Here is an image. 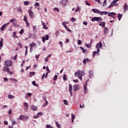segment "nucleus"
<instances>
[{"instance_id":"nucleus-1","label":"nucleus","mask_w":128,"mask_h":128,"mask_svg":"<svg viewBox=\"0 0 128 128\" xmlns=\"http://www.w3.org/2000/svg\"><path fill=\"white\" fill-rule=\"evenodd\" d=\"M103 44H102V42H100L99 43H98L96 46V48H97L96 51L93 52L92 56L93 58H94V56L96 54H97V56H100V48H102Z\"/></svg>"},{"instance_id":"nucleus-2","label":"nucleus","mask_w":128,"mask_h":128,"mask_svg":"<svg viewBox=\"0 0 128 128\" xmlns=\"http://www.w3.org/2000/svg\"><path fill=\"white\" fill-rule=\"evenodd\" d=\"M84 72L81 70H79L78 71V72H76L74 73L75 76H78V78H79L80 80H82V76H84Z\"/></svg>"},{"instance_id":"nucleus-3","label":"nucleus","mask_w":128,"mask_h":128,"mask_svg":"<svg viewBox=\"0 0 128 128\" xmlns=\"http://www.w3.org/2000/svg\"><path fill=\"white\" fill-rule=\"evenodd\" d=\"M92 11L94 14H100L101 16H104V14L106 15V14H109L108 12H107L106 11L101 12L98 9H96V8L92 9Z\"/></svg>"},{"instance_id":"nucleus-4","label":"nucleus","mask_w":128,"mask_h":128,"mask_svg":"<svg viewBox=\"0 0 128 128\" xmlns=\"http://www.w3.org/2000/svg\"><path fill=\"white\" fill-rule=\"evenodd\" d=\"M92 22H102V18L101 17H94L91 20Z\"/></svg>"},{"instance_id":"nucleus-5","label":"nucleus","mask_w":128,"mask_h":128,"mask_svg":"<svg viewBox=\"0 0 128 128\" xmlns=\"http://www.w3.org/2000/svg\"><path fill=\"white\" fill-rule=\"evenodd\" d=\"M10 22H12L14 26H19L18 24V20L15 18H14L10 20Z\"/></svg>"},{"instance_id":"nucleus-6","label":"nucleus","mask_w":128,"mask_h":128,"mask_svg":"<svg viewBox=\"0 0 128 128\" xmlns=\"http://www.w3.org/2000/svg\"><path fill=\"white\" fill-rule=\"evenodd\" d=\"M68 2H70L68 0H62L60 2V4L62 6H66L68 4Z\"/></svg>"},{"instance_id":"nucleus-7","label":"nucleus","mask_w":128,"mask_h":128,"mask_svg":"<svg viewBox=\"0 0 128 128\" xmlns=\"http://www.w3.org/2000/svg\"><path fill=\"white\" fill-rule=\"evenodd\" d=\"M3 70L4 72H8V74H10L11 76L13 72L12 71H10V68H8V67H4L3 68Z\"/></svg>"},{"instance_id":"nucleus-8","label":"nucleus","mask_w":128,"mask_h":128,"mask_svg":"<svg viewBox=\"0 0 128 128\" xmlns=\"http://www.w3.org/2000/svg\"><path fill=\"white\" fill-rule=\"evenodd\" d=\"M50 38V36L48 34H47L46 36H44L42 38V42L44 44L46 42V40H48Z\"/></svg>"},{"instance_id":"nucleus-9","label":"nucleus","mask_w":128,"mask_h":128,"mask_svg":"<svg viewBox=\"0 0 128 128\" xmlns=\"http://www.w3.org/2000/svg\"><path fill=\"white\" fill-rule=\"evenodd\" d=\"M5 64L6 66H12V62L10 60H6L5 61Z\"/></svg>"},{"instance_id":"nucleus-10","label":"nucleus","mask_w":128,"mask_h":128,"mask_svg":"<svg viewBox=\"0 0 128 128\" xmlns=\"http://www.w3.org/2000/svg\"><path fill=\"white\" fill-rule=\"evenodd\" d=\"M80 88V86L78 84H75L74 86L73 90L74 92H76V90H78Z\"/></svg>"},{"instance_id":"nucleus-11","label":"nucleus","mask_w":128,"mask_h":128,"mask_svg":"<svg viewBox=\"0 0 128 128\" xmlns=\"http://www.w3.org/2000/svg\"><path fill=\"white\" fill-rule=\"evenodd\" d=\"M28 12L29 14V16L30 18H34V12H32V11L30 10H28Z\"/></svg>"},{"instance_id":"nucleus-12","label":"nucleus","mask_w":128,"mask_h":128,"mask_svg":"<svg viewBox=\"0 0 128 128\" xmlns=\"http://www.w3.org/2000/svg\"><path fill=\"white\" fill-rule=\"evenodd\" d=\"M68 90L70 92V96H72V84H69Z\"/></svg>"},{"instance_id":"nucleus-13","label":"nucleus","mask_w":128,"mask_h":128,"mask_svg":"<svg viewBox=\"0 0 128 128\" xmlns=\"http://www.w3.org/2000/svg\"><path fill=\"white\" fill-rule=\"evenodd\" d=\"M118 0H114L111 2L110 6L108 7V8H112V6H114V4H116V2H118Z\"/></svg>"},{"instance_id":"nucleus-14","label":"nucleus","mask_w":128,"mask_h":128,"mask_svg":"<svg viewBox=\"0 0 128 128\" xmlns=\"http://www.w3.org/2000/svg\"><path fill=\"white\" fill-rule=\"evenodd\" d=\"M87 84H84V94H88V87Z\"/></svg>"},{"instance_id":"nucleus-15","label":"nucleus","mask_w":128,"mask_h":128,"mask_svg":"<svg viewBox=\"0 0 128 128\" xmlns=\"http://www.w3.org/2000/svg\"><path fill=\"white\" fill-rule=\"evenodd\" d=\"M24 110L26 112H28V104L27 102L24 103Z\"/></svg>"},{"instance_id":"nucleus-16","label":"nucleus","mask_w":128,"mask_h":128,"mask_svg":"<svg viewBox=\"0 0 128 128\" xmlns=\"http://www.w3.org/2000/svg\"><path fill=\"white\" fill-rule=\"evenodd\" d=\"M42 114H43L42 112H40L38 113V114L36 116H34L33 117V118H40V116H42Z\"/></svg>"},{"instance_id":"nucleus-17","label":"nucleus","mask_w":128,"mask_h":128,"mask_svg":"<svg viewBox=\"0 0 128 128\" xmlns=\"http://www.w3.org/2000/svg\"><path fill=\"white\" fill-rule=\"evenodd\" d=\"M89 78H92L94 76V72L92 70H90L89 71Z\"/></svg>"},{"instance_id":"nucleus-18","label":"nucleus","mask_w":128,"mask_h":128,"mask_svg":"<svg viewBox=\"0 0 128 128\" xmlns=\"http://www.w3.org/2000/svg\"><path fill=\"white\" fill-rule=\"evenodd\" d=\"M30 110H33V112L38 110V107H36V106L32 105L30 106Z\"/></svg>"},{"instance_id":"nucleus-19","label":"nucleus","mask_w":128,"mask_h":128,"mask_svg":"<svg viewBox=\"0 0 128 128\" xmlns=\"http://www.w3.org/2000/svg\"><path fill=\"white\" fill-rule=\"evenodd\" d=\"M29 46L31 48V49L34 48H36V44L34 43V42H33L30 44Z\"/></svg>"},{"instance_id":"nucleus-20","label":"nucleus","mask_w":128,"mask_h":128,"mask_svg":"<svg viewBox=\"0 0 128 128\" xmlns=\"http://www.w3.org/2000/svg\"><path fill=\"white\" fill-rule=\"evenodd\" d=\"M108 32V27H104V34L105 36H106Z\"/></svg>"},{"instance_id":"nucleus-21","label":"nucleus","mask_w":128,"mask_h":128,"mask_svg":"<svg viewBox=\"0 0 128 128\" xmlns=\"http://www.w3.org/2000/svg\"><path fill=\"white\" fill-rule=\"evenodd\" d=\"M64 28H66V30H68V32H72V30H70L68 28V26H66V24H62Z\"/></svg>"},{"instance_id":"nucleus-22","label":"nucleus","mask_w":128,"mask_h":128,"mask_svg":"<svg viewBox=\"0 0 128 128\" xmlns=\"http://www.w3.org/2000/svg\"><path fill=\"white\" fill-rule=\"evenodd\" d=\"M4 44V39L1 38V40L0 41V50H2V48Z\"/></svg>"},{"instance_id":"nucleus-23","label":"nucleus","mask_w":128,"mask_h":128,"mask_svg":"<svg viewBox=\"0 0 128 128\" xmlns=\"http://www.w3.org/2000/svg\"><path fill=\"white\" fill-rule=\"evenodd\" d=\"M124 12H126V10H128V5L126 4H124Z\"/></svg>"},{"instance_id":"nucleus-24","label":"nucleus","mask_w":128,"mask_h":128,"mask_svg":"<svg viewBox=\"0 0 128 128\" xmlns=\"http://www.w3.org/2000/svg\"><path fill=\"white\" fill-rule=\"evenodd\" d=\"M35 8H37L38 10H40V8H38V6H40V3L36 2L34 4Z\"/></svg>"},{"instance_id":"nucleus-25","label":"nucleus","mask_w":128,"mask_h":128,"mask_svg":"<svg viewBox=\"0 0 128 128\" xmlns=\"http://www.w3.org/2000/svg\"><path fill=\"white\" fill-rule=\"evenodd\" d=\"M90 60V59H88V58L84 59V60H83L84 64H86V62H88Z\"/></svg>"},{"instance_id":"nucleus-26","label":"nucleus","mask_w":128,"mask_h":128,"mask_svg":"<svg viewBox=\"0 0 128 128\" xmlns=\"http://www.w3.org/2000/svg\"><path fill=\"white\" fill-rule=\"evenodd\" d=\"M116 12H112L108 14V16H111V18L112 16H116Z\"/></svg>"},{"instance_id":"nucleus-27","label":"nucleus","mask_w":128,"mask_h":128,"mask_svg":"<svg viewBox=\"0 0 128 128\" xmlns=\"http://www.w3.org/2000/svg\"><path fill=\"white\" fill-rule=\"evenodd\" d=\"M42 26H43V28L44 30H48V27H46V24L44 23V22L42 21Z\"/></svg>"},{"instance_id":"nucleus-28","label":"nucleus","mask_w":128,"mask_h":128,"mask_svg":"<svg viewBox=\"0 0 128 128\" xmlns=\"http://www.w3.org/2000/svg\"><path fill=\"white\" fill-rule=\"evenodd\" d=\"M80 50H82L83 54H86L88 52V50H85L84 48H82V47L80 46Z\"/></svg>"},{"instance_id":"nucleus-29","label":"nucleus","mask_w":128,"mask_h":128,"mask_svg":"<svg viewBox=\"0 0 128 128\" xmlns=\"http://www.w3.org/2000/svg\"><path fill=\"white\" fill-rule=\"evenodd\" d=\"M26 97L25 98H30V96H32V94L30 93V92H27L26 94Z\"/></svg>"},{"instance_id":"nucleus-30","label":"nucleus","mask_w":128,"mask_h":128,"mask_svg":"<svg viewBox=\"0 0 128 128\" xmlns=\"http://www.w3.org/2000/svg\"><path fill=\"white\" fill-rule=\"evenodd\" d=\"M24 115H20V116L18 118H17V120H24Z\"/></svg>"},{"instance_id":"nucleus-31","label":"nucleus","mask_w":128,"mask_h":128,"mask_svg":"<svg viewBox=\"0 0 128 128\" xmlns=\"http://www.w3.org/2000/svg\"><path fill=\"white\" fill-rule=\"evenodd\" d=\"M99 26H102V28H104L105 26H106V22H102L100 24H99Z\"/></svg>"},{"instance_id":"nucleus-32","label":"nucleus","mask_w":128,"mask_h":128,"mask_svg":"<svg viewBox=\"0 0 128 128\" xmlns=\"http://www.w3.org/2000/svg\"><path fill=\"white\" fill-rule=\"evenodd\" d=\"M14 96H12V95H11V94H9L8 96V98L10 99V100H14Z\"/></svg>"},{"instance_id":"nucleus-33","label":"nucleus","mask_w":128,"mask_h":128,"mask_svg":"<svg viewBox=\"0 0 128 128\" xmlns=\"http://www.w3.org/2000/svg\"><path fill=\"white\" fill-rule=\"evenodd\" d=\"M80 10H82V8L79 6H78L75 10V12H80Z\"/></svg>"},{"instance_id":"nucleus-34","label":"nucleus","mask_w":128,"mask_h":128,"mask_svg":"<svg viewBox=\"0 0 128 128\" xmlns=\"http://www.w3.org/2000/svg\"><path fill=\"white\" fill-rule=\"evenodd\" d=\"M122 15L120 14H119L118 16V20H122Z\"/></svg>"},{"instance_id":"nucleus-35","label":"nucleus","mask_w":128,"mask_h":128,"mask_svg":"<svg viewBox=\"0 0 128 128\" xmlns=\"http://www.w3.org/2000/svg\"><path fill=\"white\" fill-rule=\"evenodd\" d=\"M24 6H29L30 2H28V1H24Z\"/></svg>"},{"instance_id":"nucleus-36","label":"nucleus","mask_w":128,"mask_h":128,"mask_svg":"<svg viewBox=\"0 0 128 128\" xmlns=\"http://www.w3.org/2000/svg\"><path fill=\"white\" fill-rule=\"evenodd\" d=\"M30 78H32V76H34V74H36V72H30Z\"/></svg>"},{"instance_id":"nucleus-37","label":"nucleus","mask_w":128,"mask_h":128,"mask_svg":"<svg viewBox=\"0 0 128 128\" xmlns=\"http://www.w3.org/2000/svg\"><path fill=\"white\" fill-rule=\"evenodd\" d=\"M32 84L34 86H36V88H38V84L36 83V81H33L32 82Z\"/></svg>"},{"instance_id":"nucleus-38","label":"nucleus","mask_w":128,"mask_h":128,"mask_svg":"<svg viewBox=\"0 0 128 128\" xmlns=\"http://www.w3.org/2000/svg\"><path fill=\"white\" fill-rule=\"evenodd\" d=\"M29 117L28 116H24V118L23 120H28Z\"/></svg>"},{"instance_id":"nucleus-39","label":"nucleus","mask_w":128,"mask_h":128,"mask_svg":"<svg viewBox=\"0 0 128 128\" xmlns=\"http://www.w3.org/2000/svg\"><path fill=\"white\" fill-rule=\"evenodd\" d=\"M63 102H64V104H66V106H68V101L67 100H64Z\"/></svg>"},{"instance_id":"nucleus-40","label":"nucleus","mask_w":128,"mask_h":128,"mask_svg":"<svg viewBox=\"0 0 128 128\" xmlns=\"http://www.w3.org/2000/svg\"><path fill=\"white\" fill-rule=\"evenodd\" d=\"M32 38H33V40H36V38H38V37L36 36V34H32Z\"/></svg>"},{"instance_id":"nucleus-41","label":"nucleus","mask_w":128,"mask_h":128,"mask_svg":"<svg viewBox=\"0 0 128 128\" xmlns=\"http://www.w3.org/2000/svg\"><path fill=\"white\" fill-rule=\"evenodd\" d=\"M84 46H86V48H90L92 47V44H85Z\"/></svg>"},{"instance_id":"nucleus-42","label":"nucleus","mask_w":128,"mask_h":128,"mask_svg":"<svg viewBox=\"0 0 128 128\" xmlns=\"http://www.w3.org/2000/svg\"><path fill=\"white\" fill-rule=\"evenodd\" d=\"M10 80H13L14 82H18V80L14 78H10Z\"/></svg>"},{"instance_id":"nucleus-43","label":"nucleus","mask_w":128,"mask_h":128,"mask_svg":"<svg viewBox=\"0 0 128 128\" xmlns=\"http://www.w3.org/2000/svg\"><path fill=\"white\" fill-rule=\"evenodd\" d=\"M56 126H57L58 128H62V126H60V124H58V122H56Z\"/></svg>"},{"instance_id":"nucleus-44","label":"nucleus","mask_w":128,"mask_h":128,"mask_svg":"<svg viewBox=\"0 0 128 128\" xmlns=\"http://www.w3.org/2000/svg\"><path fill=\"white\" fill-rule=\"evenodd\" d=\"M106 4H108L106 3V0H104L103 2L102 6H106Z\"/></svg>"},{"instance_id":"nucleus-45","label":"nucleus","mask_w":128,"mask_h":128,"mask_svg":"<svg viewBox=\"0 0 128 128\" xmlns=\"http://www.w3.org/2000/svg\"><path fill=\"white\" fill-rule=\"evenodd\" d=\"M6 24H4L3 26H2L1 27V30L4 31V30L6 28Z\"/></svg>"},{"instance_id":"nucleus-46","label":"nucleus","mask_w":128,"mask_h":128,"mask_svg":"<svg viewBox=\"0 0 128 128\" xmlns=\"http://www.w3.org/2000/svg\"><path fill=\"white\" fill-rule=\"evenodd\" d=\"M54 12H60V10H58V8H54Z\"/></svg>"},{"instance_id":"nucleus-47","label":"nucleus","mask_w":128,"mask_h":128,"mask_svg":"<svg viewBox=\"0 0 128 128\" xmlns=\"http://www.w3.org/2000/svg\"><path fill=\"white\" fill-rule=\"evenodd\" d=\"M17 10H18V12H22V8H20V7L17 8Z\"/></svg>"},{"instance_id":"nucleus-48","label":"nucleus","mask_w":128,"mask_h":128,"mask_svg":"<svg viewBox=\"0 0 128 128\" xmlns=\"http://www.w3.org/2000/svg\"><path fill=\"white\" fill-rule=\"evenodd\" d=\"M46 70L48 72V74H50V68H48V66H46Z\"/></svg>"},{"instance_id":"nucleus-49","label":"nucleus","mask_w":128,"mask_h":128,"mask_svg":"<svg viewBox=\"0 0 128 128\" xmlns=\"http://www.w3.org/2000/svg\"><path fill=\"white\" fill-rule=\"evenodd\" d=\"M55 34L56 36V38H58V36H60V32L56 31Z\"/></svg>"},{"instance_id":"nucleus-50","label":"nucleus","mask_w":128,"mask_h":128,"mask_svg":"<svg viewBox=\"0 0 128 128\" xmlns=\"http://www.w3.org/2000/svg\"><path fill=\"white\" fill-rule=\"evenodd\" d=\"M16 32H13V36H14V38H18V36H16Z\"/></svg>"},{"instance_id":"nucleus-51","label":"nucleus","mask_w":128,"mask_h":128,"mask_svg":"<svg viewBox=\"0 0 128 128\" xmlns=\"http://www.w3.org/2000/svg\"><path fill=\"white\" fill-rule=\"evenodd\" d=\"M71 22H76V18H71Z\"/></svg>"},{"instance_id":"nucleus-52","label":"nucleus","mask_w":128,"mask_h":128,"mask_svg":"<svg viewBox=\"0 0 128 128\" xmlns=\"http://www.w3.org/2000/svg\"><path fill=\"white\" fill-rule=\"evenodd\" d=\"M114 6H118V4L114 3L113 5H112V8H114Z\"/></svg>"},{"instance_id":"nucleus-53","label":"nucleus","mask_w":128,"mask_h":128,"mask_svg":"<svg viewBox=\"0 0 128 128\" xmlns=\"http://www.w3.org/2000/svg\"><path fill=\"white\" fill-rule=\"evenodd\" d=\"M48 101L46 102V103L42 105V108H44V106H48Z\"/></svg>"},{"instance_id":"nucleus-54","label":"nucleus","mask_w":128,"mask_h":128,"mask_svg":"<svg viewBox=\"0 0 128 128\" xmlns=\"http://www.w3.org/2000/svg\"><path fill=\"white\" fill-rule=\"evenodd\" d=\"M66 74H64V76H63V79H64V80H68V79L66 78Z\"/></svg>"},{"instance_id":"nucleus-55","label":"nucleus","mask_w":128,"mask_h":128,"mask_svg":"<svg viewBox=\"0 0 128 128\" xmlns=\"http://www.w3.org/2000/svg\"><path fill=\"white\" fill-rule=\"evenodd\" d=\"M95 2H98V4H102V2H100V0H94Z\"/></svg>"},{"instance_id":"nucleus-56","label":"nucleus","mask_w":128,"mask_h":128,"mask_svg":"<svg viewBox=\"0 0 128 128\" xmlns=\"http://www.w3.org/2000/svg\"><path fill=\"white\" fill-rule=\"evenodd\" d=\"M16 56H18V54H16L14 56L12 57V60H16Z\"/></svg>"},{"instance_id":"nucleus-57","label":"nucleus","mask_w":128,"mask_h":128,"mask_svg":"<svg viewBox=\"0 0 128 128\" xmlns=\"http://www.w3.org/2000/svg\"><path fill=\"white\" fill-rule=\"evenodd\" d=\"M18 46H20V48H22V44L20 43V42H18Z\"/></svg>"},{"instance_id":"nucleus-58","label":"nucleus","mask_w":128,"mask_h":128,"mask_svg":"<svg viewBox=\"0 0 128 128\" xmlns=\"http://www.w3.org/2000/svg\"><path fill=\"white\" fill-rule=\"evenodd\" d=\"M24 21L25 22H28V18H26V16H24Z\"/></svg>"},{"instance_id":"nucleus-59","label":"nucleus","mask_w":128,"mask_h":128,"mask_svg":"<svg viewBox=\"0 0 128 128\" xmlns=\"http://www.w3.org/2000/svg\"><path fill=\"white\" fill-rule=\"evenodd\" d=\"M74 118H76V116L72 114V120H74Z\"/></svg>"},{"instance_id":"nucleus-60","label":"nucleus","mask_w":128,"mask_h":128,"mask_svg":"<svg viewBox=\"0 0 128 128\" xmlns=\"http://www.w3.org/2000/svg\"><path fill=\"white\" fill-rule=\"evenodd\" d=\"M85 4L86 6H90V4L88 2V1H86Z\"/></svg>"},{"instance_id":"nucleus-61","label":"nucleus","mask_w":128,"mask_h":128,"mask_svg":"<svg viewBox=\"0 0 128 128\" xmlns=\"http://www.w3.org/2000/svg\"><path fill=\"white\" fill-rule=\"evenodd\" d=\"M19 34H24V29L22 28L19 32Z\"/></svg>"},{"instance_id":"nucleus-62","label":"nucleus","mask_w":128,"mask_h":128,"mask_svg":"<svg viewBox=\"0 0 128 128\" xmlns=\"http://www.w3.org/2000/svg\"><path fill=\"white\" fill-rule=\"evenodd\" d=\"M54 80H58V76L57 75H55L54 76Z\"/></svg>"},{"instance_id":"nucleus-63","label":"nucleus","mask_w":128,"mask_h":128,"mask_svg":"<svg viewBox=\"0 0 128 128\" xmlns=\"http://www.w3.org/2000/svg\"><path fill=\"white\" fill-rule=\"evenodd\" d=\"M16 124V120H12V126H14Z\"/></svg>"},{"instance_id":"nucleus-64","label":"nucleus","mask_w":128,"mask_h":128,"mask_svg":"<svg viewBox=\"0 0 128 128\" xmlns=\"http://www.w3.org/2000/svg\"><path fill=\"white\" fill-rule=\"evenodd\" d=\"M78 44H79V46H80V44H82V40H78Z\"/></svg>"}]
</instances>
